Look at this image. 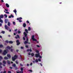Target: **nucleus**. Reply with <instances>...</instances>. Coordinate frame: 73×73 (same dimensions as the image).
Listing matches in <instances>:
<instances>
[{"label":"nucleus","mask_w":73,"mask_h":73,"mask_svg":"<svg viewBox=\"0 0 73 73\" xmlns=\"http://www.w3.org/2000/svg\"><path fill=\"white\" fill-rule=\"evenodd\" d=\"M25 32H24L23 33V34L25 36V37L26 38L27 41H28V37L27 36V35H28L27 33H28V31L27 29H25Z\"/></svg>","instance_id":"nucleus-1"},{"label":"nucleus","mask_w":73,"mask_h":73,"mask_svg":"<svg viewBox=\"0 0 73 73\" xmlns=\"http://www.w3.org/2000/svg\"><path fill=\"white\" fill-rule=\"evenodd\" d=\"M3 17H4V15H0V23H3V20L1 19L3 18Z\"/></svg>","instance_id":"nucleus-2"},{"label":"nucleus","mask_w":73,"mask_h":73,"mask_svg":"<svg viewBox=\"0 0 73 73\" xmlns=\"http://www.w3.org/2000/svg\"><path fill=\"white\" fill-rule=\"evenodd\" d=\"M35 36L34 35H32L31 36V38L32 40H33V41H37V40L35 39Z\"/></svg>","instance_id":"nucleus-3"},{"label":"nucleus","mask_w":73,"mask_h":73,"mask_svg":"<svg viewBox=\"0 0 73 73\" xmlns=\"http://www.w3.org/2000/svg\"><path fill=\"white\" fill-rule=\"evenodd\" d=\"M17 45H19L21 43L19 41V40H17L16 41Z\"/></svg>","instance_id":"nucleus-4"},{"label":"nucleus","mask_w":73,"mask_h":73,"mask_svg":"<svg viewBox=\"0 0 73 73\" xmlns=\"http://www.w3.org/2000/svg\"><path fill=\"white\" fill-rule=\"evenodd\" d=\"M7 53H8V52L7 51V50H5L3 53V55H6V54H7Z\"/></svg>","instance_id":"nucleus-5"},{"label":"nucleus","mask_w":73,"mask_h":73,"mask_svg":"<svg viewBox=\"0 0 73 73\" xmlns=\"http://www.w3.org/2000/svg\"><path fill=\"white\" fill-rule=\"evenodd\" d=\"M5 29L7 30V31H8V30L9 29V27H8V26L7 25H5Z\"/></svg>","instance_id":"nucleus-6"},{"label":"nucleus","mask_w":73,"mask_h":73,"mask_svg":"<svg viewBox=\"0 0 73 73\" xmlns=\"http://www.w3.org/2000/svg\"><path fill=\"white\" fill-rule=\"evenodd\" d=\"M35 57L36 58H38L39 56H40V53L38 54H35Z\"/></svg>","instance_id":"nucleus-7"},{"label":"nucleus","mask_w":73,"mask_h":73,"mask_svg":"<svg viewBox=\"0 0 73 73\" xmlns=\"http://www.w3.org/2000/svg\"><path fill=\"white\" fill-rule=\"evenodd\" d=\"M8 21H9V20L8 19H5V24H7V23Z\"/></svg>","instance_id":"nucleus-8"},{"label":"nucleus","mask_w":73,"mask_h":73,"mask_svg":"<svg viewBox=\"0 0 73 73\" xmlns=\"http://www.w3.org/2000/svg\"><path fill=\"white\" fill-rule=\"evenodd\" d=\"M11 17L13 18V17H14V16L12 15L11 14L10 16H9V18H11Z\"/></svg>","instance_id":"nucleus-9"},{"label":"nucleus","mask_w":73,"mask_h":73,"mask_svg":"<svg viewBox=\"0 0 73 73\" xmlns=\"http://www.w3.org/2000/svg\"><path fill=\"white\" fill-rule=\"evenodd\" d=\"M17 36H15V38H16V39H17V38H20V36H19V35H17Z\"/></svg>","instance_id":"nucleus-10"},{"label":"nucleus","mask_w":73,"mask_h":73,"mask_svg":"<svg viewBox=\"0 0 73 73\" xmlns=\"http://www.w3.org/2000/svg\"><path fill=\"white\" fill-rule=\"evenodd\" d=\"M16 59L15 58V57H12V60L13 61H15V60H16Z\"/></svg>","instance_id":"nucleus-11"},{"label":"nucleus","mask_w":73,"mask_h":73,"mask_svg":"<svg viewBox=\"0 0 73 73\" xmlns=\"http://www.w3.org/2000/svg\"><path fill=\"white\" fill-rule=\"evenodd\" d=\"M23 26L24 28H25L26 27V26H27V25H26V23H23Z\"/></svg>","instance_id":"nucleus-12"},{"label":"nucleus","mask_w":73,"mask_h":73,"mask_svg":"<svg viewBox=\"0 0 73 73\" xmlns=\"http://www.w3.org/2000/svg\"><path fill=\"white\" fill-rule=\"evenodd\" d=\"M6 7H7V8H9V5L7 3H6Z\"/></svg>","instance_id":"nucleus-13"},{"label":"nucleus","mask_w":73,"mask_h":73,"mask_svg":"<svg viewBox=\"0 0 73 73\" xmlns=\"http://www.w3.org/2000/svg\"><path fill=\"white\" fill-rule=\"evenodd\" d=\"M13 12L15 13L16 15V12H17V11L16 10V9H15V10H13Z\"/></svg>","instance_id":"nucleus-14"},{"label":"nucleus","mask_w":73,"mask_h":73,"mask_svg":"<svg viewBox=\"0 0 73 73\" xmlns=\"http://www.w3.org/2000/svg\"><path fill=\"white\" fill-rule=\"evenodd\" d=\"M7 25L8 26H9V27L11 25V23H10V22H8Z\"/></svg>","instance_id":"nucleus-15"},{"label":"nucleus","mask_w":73,"mask_h":73,"mask_svg":"<svg viewBox=\"0 0 73 73\" xmlns=\"http://www.w3.org/2000/svg\"><path fill=\"white\" fill-rule=\"evenodd\" d=\"M7 56L8 57H9V58H11V55H10V54H7Z\"/></svg>","instance_id":"nucleus-16"},{"label":"nucleus","mask_w":73,"mask_h":73,"mask_svg":"<svg viewBox=\"0 0 73 73\" xmlns=\"http://www.w3.org/2000/svg\"><path fill=\"white\" fill-rule=\"evenodd\" d=\"M4 59H5V60H8V58L7 56H5L4 58Z\"/></svg>","instance_id":"nucleus-17"},{"label":"nucleus","mask_w":73,"mask_h":73,"mask_svg":"<svg viewBox=\"0 0 73 73\" xmlns=\"http://www.w3.org/2000/svg\"><path fill=\"white\" fill-rule=\"evenodd\" d=\"M6 48H7V49H10L11 48L9 46H7L6 47Z\"/></svg>","instance_id":"nucleus-18"},{"label":"nucleus","mask_w":73,"mask_h":73,"mask_svg":"<svg viewBox=\"0 0 73 73\" xmlns=\"http://www.w3.org/2000/svg\"><path fill=\"white\" fill-rule=\"evenodd\" d=\"M28 43V42L27 41H25V42H24V44H27Z\"/></svg>","instance_id":"nucleus-19"},{"label":"nucleus","mask_w":73,"mask_h":73,"mask_svg":"<svg viewBox=\"0 0 73 73\" xmlns=\"http://www.w3.org/2000/svg\"><path fill=\"white\" fill-rule=\"evenodd\" d=\"M35 52L36 53H39V51H38V50H35Z\"/></svg>","instance_id":"nucleus-20"},{"label":"nucleus","mask_w":73,"mask_h":73,"mask_svg":"<svg viewBox=\"0 0 73 73\" xmlns=\"http://www.w3.org/2000/svg\"><path fill=\"white\" fill-rule=\"evenodd\" d=\"M31 27H29L28 29V31H31Z\"/></svg>","instance_id":"nucleus-21"},{"label":"nucleus","mask_w":73,"mask_h":73,"mask_svg":"<svg viewBox=\"0 0 73 73\" xmlns=\"http://www.w3.org/2000/svg\"><path fill=\"white\" fill-rule=\"evenodd\" d=\"M14 57V58H16H16H17V55H15L14 56V57Z\"/></svg>","instance_id":"nucleus-22"},{"label":"nucleus","mask_w":73,"mask_h":73,"mask_svg":"<svg viewBox=\"0 0 73 73\" xmlns=\"http://www.w3.org/2000/svg\"><path fill=\"white\" fill-rule=\"evenodd\" d=\"M3 64H6V62H5V60H3Z\"/></svg>","instance_id":"nucleus-23"},{"label":"nucleus","mask_w":73,"mask_h":73,"mask_svg":"<svg viewBox=\"0 0 73 73\" xmlns=\"http://www.w3.org/2000/svg\"><path fill=\"white\" fill-rule=\"evenodd\" d=\"M9 44H13V41H10L9 42Z\"/></svg>","instance_id":"nucleus-24"},{"label":"nucleus","mask_w":73,"mask_h":73,"mask_svg":"<svg viewBox=\"0 0 73 73\" xmlns=\"http://www.w3.org/2000/svg\"><path fill=\"white\" fill-rule=\"evenodd\" d=\"M7 62L8 64H10V61H9L8 60L7 61Z\"/></svg>","instance_id":"nucleus-25"},{"label":"nucleus","mask_w":73,"mask_h":73,"mask_svg":"<svg viewBox=\"0 0 73 73\" xmlns=\"http://www.w3.org/2000/svg\"><path fill=\"white\" fill-rule=\"evenodd\" d=\"M13 66L14 67H16V64H13Z\"/></svg>","instance_id":"nucleus-26"},{"label":"nucleus","mask_w":73,"mask_h":73,"mask_svg":"<svg viewBox=\"0 0 73 73\" xmlns=\"http://www.w3.org/2000/svg\"><path fill=\"white\" fill-rule=\"evenodd\" d=\"M31 54L32 57H33V56H34V55H35V54H34L33 53H32Z\"/></svg>","instance_id":"nucleus-27"},{"label":"nucleus","mask_w":73,"mask_h":73,"mask_svg":"<svg viewBox=\"0 0 73 73\" xmlns=\"http://www.w3.org/2000/svg\"><path fill=\"white\" fill-rule=\"evenodd\" d=\"M21 70L22 71H23V70H24V69H23V67H21Z\"/></svg>","instance_id":"nucleus-28"},{"label":"nucleus","mask_w":73,"mask_h":73,"mask_svg":"<svg viewBox=\"0 0 73 73\" xmlns=\"http://www.w3.org/2000/svg\"><path fill=\"white\" fill-rule=\"evenodd\" d=\"M1 33H3V34H4V33H5V31H2L1 32Z\"/></svg>","instance_id":"nucleus-29"},{"label":"nucleus","mask_w":73,"mask_h":73,"mask_svg":"<svg viewBox=\"0 0 73 73\" xmlns=\"http://www.w3.org/2000/svg\"><path fill=\"white\" fill-rule=\"evenodd\" d=\"M4 16H5V18H7V14H5L4 15Z\"/></svg>","instance_id":"nucleus-30"},{"label":"nucleus","mask_w":73,"mask_h":73,"mask_svg":"<svg viewBox=\"0 0 73 73\" xmlns=\"http://www.w3.org/2000/svg\"><path fill=\"white\" fill-rule=\"evenodd\" d=\"M3 47V45L2 44H0V48H2Z\"/></svg>","instance_id":"nucleus-31"},{"label":"nucleus","mask_w":73,"mask_h":73,"mask_svg":"<svg viewBox=\"0 0 73 73\" xmlns=\"http://www.w3.org/2000/svg\"><path fill=\"white\" fill-rule=\"evenodd\" d=\"M0 60H3V57H2V56H0Z\"/></svg>","instance_id":"nucleus-32"},{"label":"nucleus","mask_w":73,"mask_h":73,"mask_svg":"<svg viewBox=\"0 0 73 73\" xmlns=\"http://www.w3.org/2000/svg\"><path fill=\"white\" fill-rule=\"evenodd\" d=\"M5 42H6L7 43H8V42H9V41H8V40H5Z\"/></svg>","instance_id":"nucleus-33"},{"label":"nucleus","mask_w":73,"mask_h":73,"mask_svg":"<svg viewBox=\"0 0 73 73\" xmlns=\"http://www.w3.org/2000/svg\"><path fill=\"white\" fill-rule=\"evenodd\" d=\"M35 62H38V60H37V59H36Z\"/></svg>","instance_id":"nucleus-34"},{"label":"nucleus","mask_w":73,"mask_h":73,"mask_svg":"<svg viewBox=\"0 0 73 73\" xmlns=\"http://www.w3.org/2000/svg\"><path fill=\"white\" fill-rule=\"evenodd\" d=\"M25 47L26 48H29V46H28L27 45H25Z\"/></svg>","instance_id":"nucleus-35"},{"label":"nucleus","mask_w":73,"mask_h":73,"mask_svg":"<svg viewBox=\"0 0 73 73\" xmlns=\"http://www.w3.org/2000/svg\"><path fill=\"white\" fill-rule=\"evenodd\" d=\"M29 71L30 72H32V70H29Z\"/></svg>","instance_id":"nucleus-36"},{"label":"nucleus","mask_w":73,"mask_h":73,"mask_svg":"<svg viewBox=\"0 0 73 73\" xmlns=\"http://www.w3.org/2000/svg\"><path fill=\"white\" fill-rule=\"evenodd\" d=\"M15 70H17V69H18V68L17 67H15Z\"/></svg>","instance_id":"nucleus-37"},{"label":"nucleus","mask_w":73,"mask_h":73,"mask_svg":"<svg viewBox=\"0 0 73 73\" xmlns=\"http://www.w3.org/2000/svg\"><path fill=\"white\" fill-rule=\"evenodd\" d=\"M3 73H7V71L4 70L3 72Z\"/></svg>","instance_id":"nucleus-38"},{"label":"nucleus","mask_w":73,"mask_h":73,"mask_svg":"<svg viewBox=\"0 0 73 73\" xmlns=\"http://www.w3.org/2000/svg\"><path fill=\"white\" fill-rule=\"evenodd\" d=\"M18 33H21V31H18Z\"/></svg>","instance_id":"nucleus-39"},{"label":"nucleus","mask_w":73,"mask_h":73,"mask_svg":"<svg viewBox=\"0 0 73 73\" xmlns=\"http://www.w3.org/2000/svg\"><path fill=\"white\" fill-rule=\"evenodd\" d=\"M20 66H23V64H21V63H20Z\"/></svg>","instance_id":"nucleus-40"},{"label":"nucleus","mask_w":73,"mask_h":73,"mask_svg":"<svg viewBox=\"0 0 73 73\" xmlns=\"http://www.w3.org/2000/svg\"><path fill=\"white\" fill-rule=\"evenodd\" d=\"M15 62L16 64H19V63L18 62H17V61H15Z\"/></svg>","instance_id":"nucleus-41"},{"label":"nucleus","mask_w":73,"mask_h":73,"mask_svg":"<svg viewBox=\"0 0 73 73\" xmlns=\"http://www.w3.org/2000/svg\"><path fill=\"white\" fill-rule=\"evenodd\" d=\"M23 72H24L23 71H21L20 72V73H23Z\"/></svg>","instance_id":"nucleus-42"},{"label":"nucleus","mask_w":73,"mask_h":73,"mask_svg":"<svg viewBox=\"0 0 73 73\" xmlns=\"http://www.w3.org/2000/svg\"><path fill=\"white\" fill-rule=\"evenodd\" d=\"M13 25H15V24H16V23H15V22H13Z\"/></svg>","instance_id":"nucleus-43"},{"label":"nucleus","mask_w":73,"mask_h":73,"mask_svg":"<svg viewBox=\"0 0 73 73\" xmlns=\"http://www.w3.org/2000/svg\"><path fill=\"white\" fill-rule=\"evenodd\" d=\"M6 13H7V14H9V13L8 12H5Z\"/></svg>","instance_id":"nucleus-44"},{"label":"nucleus","mask_w":73,"mask_h":73,"mask_svg":"<svg viewBox=\"0 0 73 73\" xmlns=\"http://www.w3.org/2000/svg\"><path fill=\"white\" fill-rule=\"evenodd\" d=\"M8 72V73H11V71H9Z\"/></svg>","instance_id":"nucleus-45"},{"label":"nucleus","mask_w":73,"mask_h":73,"mask_svg":"<svg viewBox=\"0 0 73 73\" xmlns=\"http://www.w3.org/2000/svg\"><path fill=\"white\" fill-rule=\"evenodd\" d=\"M1 52H2V50L0 49V53H1Z\"/></svg>","instance_id":"nucleus-46"},{"label":"nucleus","mask_w":73,"mask_h":73,"mask_svg":"<svg viewBox=\"0 0 73 73\" xmlns=\"http://www.w3.org/2000/svg\"><path fill=\"white\" fill-rule=\"evenodd\" d=\"M27 24H29V21H27Z\"/></svg>","instance_id":"nucleus-47"},{"label":"nucleus","mask_w":73,"mask_h":73,"mask_svg":"<svg viewBox=\"0 0 73 73\" xmlns=\"http://www.w3.org/2000/svg\"><path fill=\"white\" fill-rule=\"evenodd\" d=\"M36 46L37 47H38V48H40V46L38 45H36Z\"/></svg>","instance_id":"nucleus-48"},{"label":"nucleus","mask_w":73,"mask_h":73,"mask_svg":"<svg viewBox=\"0 0 73 73\" xmlns=\"http://www.w3.org/2000/svg\"><path fill=\"white\" fill-rule=\"evenodd\" d=\"M21 49H24V48L23 46H21Z\"/></svg>","instance_id":"nucleus-49"},{"label":"nucleus","mask_w":73,"mask_h":73,"mask_svg":"<svg viewBox=\"0 0 73 73\" xmlns=\"http://www.w3.org/2000/svg\"><path fill=\"white\" fill-rule=\"evenodd\" d=\"M38 60L39 61H41V59H40V58H39L38 59Z\"/></svg>","instance_id":"nucleus-50"},{"label":"nucleus","mask_w":73,"mask_h":73,"mask_svg":"<svg viewBox=\"0 0 73 73\" xmlns=\"http://www.w3.org/2000/svg\"><path fill=\"white\" fill-rule=\"evenodd\" d=\"M19 21L20 23H21V22H22V21L21 20H19Z\"/></svg>","instance_id":"nucleus-51"},{"label":"nucleus","mask_w":73,"mask_h":73,"mask_svg":"<svg viewBox=\"0 0 73 73\" xmlns=\"http://www.w3.org/2000/svg\"><path fill=\"white\" fill-rule=\"evenodd\" d=\"M23 39L24 40H25V37H23Z\"/></svg>","instance_id":"nucleus-52"},{"label":"nucleus","mask_w":73,"mask_h":73,"mask_svg":"<svg viewBox=\"0 0 73 73\" xmlns=\"http://www.w3.org/2000/svg\"><path fill=\"white\" fill-rule=\"evenodd\" d=\"M39 58H42V57L40 55H39Z\"/></svg>","instance_id":"nucleus-53"},{"label":"nucleus","mask_w":73,"mask_h":73,"mask_svg":"<svg viewBox=\"0 0 73 73\" xmlns=\"http://www.w3.org/2000/svg\"><path fill=\"white\" fill-rule=\"evenodd\" d=\"M13 49H11V52H13Z\"/></svg>","instance_id":"nucleus-54"},{"label":"nucleus","mask_w":73,"mask_h":73,"mask_svg":"<svg viewBox=\"0 0 73 73\" xmlns=\"http://www.w3.org/2000/svg\"><path fill=\"white\" fill-rule=\"evenodd\" d=\"M29 51H30V52H32V49H29Z\"/></svg>","instance_id":"nucleus-55"},{"label":"nucleus","mask_w":73,"mask_h":73,"mask_svg":"<svg viewBox=\"0 0 73 73\" xmlns=\"http://www.w3.org/2000/svg\"><path fill=\"white\" fill-rule=\"evenodd\" d=\"M17 20H19H19H20V19H19V18H17Z\"/></svg>","instance_id":"nucleus-56"},{"label":"nucleus","mask_w":73,"mask_h":73,"mask_svg":"<svg viewBox=\"0 0 73 73\" xmlns=\"http://www.w3.org/2000/svg\"><path fill=\"white\" fill-rule=\"evenodd\" d=\"M28 54L29 55V56H30L31 55V52H29L28 53Z\"/></svg>","instance_id":"nucleus-57"},{"label":"nucleus","mask_w":73,"mask_h":73,"mask_svg":"<svg viewBox=\"0 0 73 73\" xmlns=\"http://www.w3.org/2000/svg\"><path fill=\"white\" fill-rule=\"evenodd\" d=\"M40 65L41 66H42V64L40 63Z\"/></svg>","instance_id":"nucleus-58"},{"label":"nucleus","mask_w":73,"mask_h":73,"mask_svg":"<svg viewBox=\"0 0 73 73\" xmlns=\"http://www.w3.org/2000/svg\"><path fill=\"white\" fill-rule=\"evenodd\" d=\"M1 3L4 2V1H3V0H1Z\"/></svg>","instance_id":"nucleus-59"},{"label":"nucleus","mask_w":73,"mask_h":73,"mask_svg":"<svg viewBox=\"0 0 73 73\" xmlns=\"http://www.w3.org/2000/svg\"><path fill=\"white\" fill-rule=\"evenodd\" d=\"M2 26V24L1 23H0V27H1Z\"/></svg>","instance_id":"nucleus-60"},{"label":"nucleus","mask_w":73,"mask_h":73,"mask_svg":"<svg viewBox=\"0 0 73 73\" xmlns=\"http://www.w3.org/2000/svg\"><path fill=\"white\" fill-rule=\"evenodd\" d=\"M19 18V20H21V19H22V18H21V17H20Z\"/></svg>","instance_id":"nucleus-61"},{"label":"nucleus","mask_w":73,"mask_h":73,"mask_svg":"<svg viewBox=\"0 0 73 73\" xmlns=\"http://www.w3.org/2000/svg\"><path fill=\"white\" fill-rule=\"evenodd\" d=\"M27 66H29V64H27Z\"/></svg>","instance_id":"nucleus-62"},{"label":"nucleus","mask_w":73,"mask_h":73,"mask_svg":"<svg viewBox=\"0 0 73 73\" xmlns=\"http://www.w3.org/2000/svg\"><path fill=\"white\" fill-rule=\"evenodd\" d=\"M5 11H8V10L5 9Z\"/></svg>","instance_id":"nucleus-63"},{"label":"nucleus","mask_w":73,"mask_h":73,"mask_svg":"<svg viewBox=\"0 0 73 73\" xmlns=\"http://www.w3.org/2000/svg\"><path fill=\"white\" fill-rule=\"evenodd\" d=\"M2 65V63L1 62H0V65Z\"/></svg>","instance_id":"nucleus-64"}]
</instances>
